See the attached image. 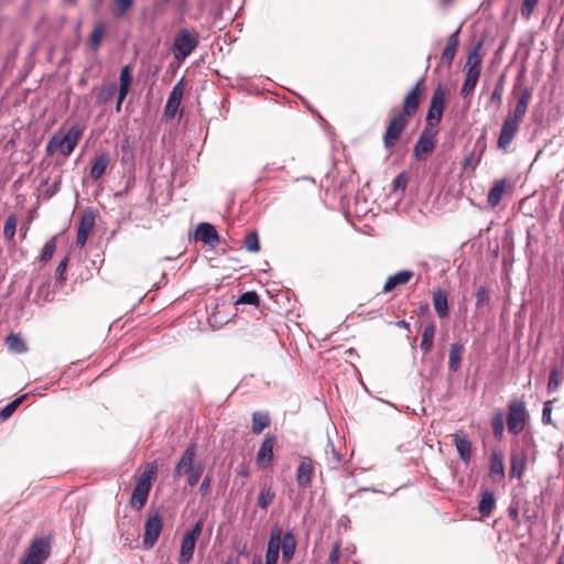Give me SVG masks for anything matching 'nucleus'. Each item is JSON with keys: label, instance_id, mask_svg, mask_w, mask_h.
<instances>
[{"label": "nucleus", "instance_id": "nucleus-62", "mask_svg": "<svg viewBox=\"0 0 564 564\" xmlns=\"http://www.w3.org/2000/svg\"><path fill=\"white\" fill-rule=\"evenodd\" d=\"M551 412H552V409L550 406V403H545L544 408H543V412H542V422L545 423V424H549L551 423Z\"/></svg>", "mask_w": 564, "mask_h": 564}, {"label": "nucleus", "instance_id": "nucleus-23", "mask_svg": "<svg viewBox=\"0 0 564 564\" xmlns=\"http://www.w3.org/2000/svg\"><path fill=\"white\" fill-rule=\"evenodd\" d=\"M296 549V540L294 534L291 531H288L283 534L282 541V560L284 563H290L293 558Z\"/></svg>", "mask_w": 564, "mask_h": 564}, {"label": "nucleus", "instance_id": "nucleus-52", "mask_svg": "<svg viewBox=\"0 0 564 564\" xmlns=\"http://www.w3.org/2000/svg\"><path fill=\"white\" fill-rule=\"evenodd\" d=\"M120 85L131 86L133 77L129 65H126L120 72Z\"/></svg>", "mask_w": 564, "mask_h": 564}, {"label": "nucleus", "instance_id": "nucleus-24", "mask_svg": "<svg viewBox=\"0 0 564 564\" xmlns=\"http://www.w3.org/2000/svg\"><path fill=\"white\" fill-rule=\"evenodd\" d=\"M458 33H459V31L457 30L449 35L448 42L442 53L441 58L448 66L453 63L455 55H456V51H457V47L459 44Z\"/></svg>", "mask_w": 564, "mask_h": 564}, {"label": "nucleus", "instance_id": "nucleus-31", "mask_svg": "<svg viewBox=\"0 0 564 564\" xmlns=\"http://www.w3.org/2000/svg\"><path fill=\"white\" fill-rule=\"evenodd\" d=\"M435 335V324L433 322L425 325L423 334H422V340L420 344V348L426 354L429 352L433 347V340Z\"/></svg>", "mask_w": 564, "mask_h": 564}, {"label": "nucleus", "instance_id": "nucleus-3", "mask_svg": "<svg viewBox=\"0 0 564 564\" xmlns=\"http://www.w3.org/2000/svg\"><path fill=\"white\" fill-rule=\"evenodd\" d=\"M197 446L195 443H191L186 446L178 463L174 468V478H180L183 475H187L186 484L189 487H194L204 473V466L202 463H195Z\"/></svg>", "mask_w": 564, "mask_h": 564}, {"label": "nucleus", "instance_id": "nucleus-7", "mask_svg": "<svg viewBox=\"0 0 564 564\" xmlns=\"http://www.w3.org/2000/svg\"><path fill=\"white\" fill-rule=\"evenodd\" d=\"M153 475V470H144L138 478L130 501L133 509L141 510L147 503L149 492L151 490V480Z\"/></svg>", "mask_w": 564, "mask_h": 564}, {"label": "nucleus", "instance_id": "nucleus-9", "mask_svg": "<svg viewBox=\"0 0 564 564\" xmlns=\"http://www.w3.org/2000/svg\"><path fill=\"white\" fill-rule=\"evenodd\" d=\"M445 100L446 90L443 86L440 85L432 95L430 108L426 115V123L430 127L438 124L440 121L442 120Z\"/></svg>", "mask_w": 564, "mask_h": 564}, {"label": "nucleus", "instance_id": "nucleus-50", "mask_svg": "<svg viewBox=\"0 0 564 564\" xmlns=\"http://www.w3.org/2000/svg\"><path fill=\"white\" fill-rule=\"evenodd\" d=\"M133 0H115L113 13L118 17L123 15L132 6Z\"/></svg>", "mask_w": 564, "mask_h": 564}, {"label": "nucleus", "instance_id": "nucleus-21", "mask_svg": "<svg viewBox=\"0 0 564 564\" xmlns=\"http://www.w3.org/2000/svg\"><path fill=\"white\" fill-rule=\"evenodd\" d=\"M110 158L108 153H101L93 161L89 175L91 180H99L108 169Z\"/></svg>", "mask_w": 564, "mask_h": 564}, {"label": "nucleus", "instance_id": "nucleus-35", "mask_svg": "<svg viewBox=\"0 0 564 564\" xmlns=\"http://www.w3.org/2000/svg\"><path fill=\"white\" fill-rule=\"evenodd\" d=\"M479 76H480L479 74H475V73H465V80L460 88L462 97L466 98L474 91V89L478 83Z\"/></svg>", "mask_w": 564, "mask_h": 564}, {"label": "nucleus", "instance_id": "nucleus-54", "mask_svg": "<svg viewBox=\"0 0 564 564\" xmlns=\"http://www.w3.org/2000/svg\"><path fill=\"white\" fill-rule=\"evenodd\" d=\"M204 529V520L199 519L195 522V524L187 530L185 533L188 535H192L193 538L197 539L200 536Z\"/></svg>", "mask_w": 564, "mask_h": 564}, {"label": "nucleus", "instance_id": "nucleus-18", "mask_svg": "<svg viewBox=\"0 0 564 564\" xmlns=\"http://www.w3.org/2000/svg\"><path fill=\"white\" fill-rule=\"evenodd\" d=\"M453 441L455 444V447L457 449V453L459 455V458L468 463L471 457V442L466 435H460L458 433L453 435Z\"/></svg>", "mask_w": 564, "mask_h": 564}, {"label": "nucleus", "instance_id": "nucleus-47", "mask_svg": "<svg viewBox=\"0 0 564 564\" xmlns=\"http://www.w3.org/2000/svg\"><path fill=\"white\" fill-rule=\"evenodd\" d=\"M563 380V376L560 373L557 368H553L549 376L547 390L550 392L555 391Z\"/></svg>", "mask_w": 564, "mask_h": 564}, {"label": "nucleus", "instance_id": "nucleus-1", "mask_svg": "<svg viewBox=\"0 0 564 564\" xmlns=\"http://www.w3.org/2000/svg\"><path fill=\"white\" fill-rule=\"evenodd\" d=\"M420 79L412 89L406 94L402 104V110L392 109L393 116L388 122L386 132L383 134V145L387 150L391 151L399 141L401 133L409 124L411 117L416 112L420 106L422 95Z\"/></svg>", "mask_w": 564, "mask_h": 564}, {"label": "nucleus", "instance_id": "nucleus-30", "mask_svg": "<svg viewBox=\"0 0 564 564\" xmlns=\"http://www.w3.org/2000/svg\"><path fill=\"white\" fill-rule=\"evenodd\" d=\"M120 152H121V158H120L121 164L124 166H130V167L133 166L134 165V150L130 143L129 138H124L121 141Z\"/></svg>", "mask_w": 564, "mask_h": 564}, {"label": "nucleus", "instance_id": "nucleus-58", "mask_svg": "<svg viewBox=\"0 0 564 564\" xmlns=\"http://www.w3.org/2000/svg\"><path fill=\"white\" fill-rule=\"evenodd\" d=\"M88 235L89 232L85 231L84 229H78L76 236V245L78 247H84L87 241Z\"/></svg>", "mask_w": 564, "mask_h": 564}, {"label": "nucleus", "instance_id": "nucleus-2", "mask_svg": "<svg viewBox=\"0 0 564 564\" xmlns=\"http://www.w3.org/2000/svg\"><path fill=\"white\" fill-rule=\"evenodd\" d=\"M84 128L79 124H73L66 132H55L46 143L45 152L47 156H52L59 152L64 158H68L77 147Z\"/></svg>", "mask_w": 564, "mask_h": 564}, {"label": "nucleus", "instance_id": "nucleus-34", "mask_svg": "<svg viewBox=\"0 0 564 564\" xmlns=\"http://www.w3.org/2000/svg\"><path fill=\"white\" fill-rule=\"evenodd\" d=\"M106 29L104 23H97L90 33L88 44L93 51H97L101 44Z\"/></svg>", "mask_w": 564, "mask_h": 564}, {"label": "nucleus", "instance_id": "nucleus-59", "mask_svg": "<svg viewBox=\"0 0 564 564\" xmlns=\"http://www.w3.org/2000/svg\"><path fill=\"white\" fill-rule=\"evenodd\" d=\"M531 98H532V90L530 88L525 87L522 89L518 101L529 105Z\"/></svg>", "mask_w": 564, "mask_h": 564}, {"label": "nucleus", "instance_id": "nucleus-8", "mask_svg": "<svg viewBox=\"0 0 564 564\" xmlns=\"http://www.w3.org/2000/svg\"><path fill=\"white\" fill-rule=\"evenodd\" d=\"M51 553V544L46 538H36L26 550L21 564H44Z\"/></svg>", "mask_w": 564, "mask_h": 564}, {"label": "nucleus", "instance_id": "nucleus-25", "mask_svg": "<svg viewBox=\"0 0 564 564\" xmlns=\"http://www.w3.org/2000/svg\"><path fill=\"white\" fill-rule=\"evenodd\" d=\"M433 305L435 312L440 318H445L448 316V301L447 294L443 290H437L433 294Z\"/></svg>", "mask_w": 564, "mask_h": 564}, {"label": "nucleus", "instance_id": "nucleus-61", "mask_svg": "<svg viewBox=\"0 0 564 564\" xmlns=\"http://www.w3.org/2000/svg\"><path fill=\"white\" fill-rule=\"evenodd\" d=\"M279 560V553L273 552V550H267L265 553V564H276Z\"/></svg>", "mask_w": 564, "mask_h": 564}, {"label": "nucleus", "instance_id": "nucleus-46", "mask_svg": "<svg viewBox=\"0 0 564 564\" xmlns=\"http://www.w3.org/2000/svg\"><path fill=\"white\" fill-rule=\"evenodd\" d=\"M409 183V176L405 172L400 173L392 182V191L404 193Z\"/></svg>", "mask_w": 564, "mask_h": 564}, {"label": "nucleus", "instance_id": "nucleus-55", "mask_svg": "<svg viewBox=\"0 0 564 564\" xmlns=\"http://www.w3.org/2000/svg\"><path fill=\"white\" fill-rule=\"evenodd\" d=\"M95 224V219L93 216H83L79 223L78 229H84L85 231L89 232Z\"/></svg>", "mask_w": 564, "mask_h": 564}, {"label": "nucleus", "instance_id": "nucleus-33", "mask_svg": "<svg viewBox=\"0 0 564 564\" xmlns=\"http://www.w3.org/2000/svg\"><path fill=\"white\" fill-rule=\"evenodd\" d=\"M282 541H283V532L282 529L278 525L273 527L270 532V538L268 542L267 550H273V552L280 553V550L282 549Z\"/></svg>", "mask_w": 564, "mask_h": 564}, {"label": "nucleus", "instance_id": "nucleus-64", "mask_svg": "<svg viewBox=\"0 0 564 564\" xmlns=\"http://www.w3.org/2000/svg\"><path fill=\"white\" fill-rule=\"evenodd\" d=\"M509 517L512 519V520H516L518 518V510L516 508H510L509 509Z\"/></svg>", "mask_w": 564, "mask_h": 564}, {"label": "nucleus", "instance_id": "nucleus-51", "mask_svg": "<svg viewBox=\"0 0 564 564\" xmlns=\"http://www.w3.org/2000/svg\"><path fill=\"white\" fill-rule=\"evenodd\" d=\"M489 294L485 286H479L476 292V306L477 308L489 303Z\"/></svg>", "mask_w": 564, "mask_h": 564}, {"label": "nucleus", "instance_id": "nucleus-41", "mask_svg": "<svg viewBox=\"0 0 564 564\" xmlns=\"http://www.w3.org/2000/svg\"><path fill=\"white\" fill-rule=\"evenodd\" d=\"M326 459L332 468H335L341 462L340 454L336 451L332 441H328L326 447Z\"/></svg>", "mask_w": 564, "mask_h": 564}, {"label": "nucleus", "instance_id": "nucleus-48", "mask_svg": "<svg viewBox=\"0 0 564 564\" xmlns=\"http://www.w3.org/2000/svg\"><path fill=\"white\" fill-rule=\"evenodd\" d=\"M238 304L259 305V296L254 291H248L240 295Z\"/></svg>", "mask_w": 564, "mask_h": 564}, {"label": "nucleus", "instance_id": "nucleus-10", "mask_svg": "<svg viewBox=\"0 0 564 564\" xmlns=\"http://www.w3.org/2000/svg\"><path fill=\"white\" fill-rule=\"evenodd\" d=\"M520 122L510 118H505L497 141V148L503 152H508L510 145L520 129Z\"/></svg>", "mask_w": 564, "mask_h": 564}, {"label": "nucleus", "instance_id": "nucleus-53", "mask_svg": "<svg viewBox=\"0 0 564 564\" xmlns=\"http://www.w3.org/2000/svg\"><path fill=\"white\" fill-rule=\"evenodd\" d=\"M502 80L497 84V86L495 87L494 91L491 93V96H490V101L492 104H495L497 107H500V104H501V98H502Z\"/></svg>", "mask_w": 564, "mask_h": 564}, {"label": "nucleus", "instance_id": "nucleus-37", "mask_svg": "<svg viewBox=\"0 0 564 564\" xmlns=\"http://www.w3.org/2000/svg\"><path fill=\"white\" fill-rule=\"evenodd\" d=\"M503 413L501 411H497L491 420V427L494 431V435L497 440H501L503 437L505 432V423H503Z\"/></svg>", "mask_w": 564, "mask_h": 564}, {"label": "nucleus", "instance_id": "nucleus-5", "mask_svg": "<svg viewBox=\"0 0 564 564\" xmlns=\"http://www.w3.org/2000/svg\"><path fill=\"white\" fill-rule=\"evenodd\" d=\"M528 412L523 401L514 400L508 405L507 427L513 435L520 434L525 426Z\"/></svg>", "mask_w": 564, "mask_h": 564}, {"label": "nucleus", "instance_id": "nucleus-6", "mask_svg": "<svg viewBox=\"0 0 564 564\" xmlns=\"http://www.w3.org/2000/svg\"><path fill=\"white\" fill-rule=\"evenodd\" d=\"M163 529V518L159 510L150 511L144 523L142 544L147 550L152 549L158 542Z\"/></svg>", "mask_w": 564, "mask_h": 564}, {"label": "nucleus", "instance_id": "nucleus-20", "mask_svg": "<svg viewBox=\"0 0 564 564\" xmlns=\"http://www.w3.org/2000/svg\"><path fill=\"white\" fill-rule=\"evenodd\" d=\"M481 47V43H478L469 53L467 56V61L464 67L465 73H475L479 74L481 72V57L479 54Z\"/></svg>", "mask_w": 564, "mask_h": 564}, {"label": "nucleus", "instance_id": "nucleus-38", "mask_svg": "<svg viewBox=\"0 0 564 564\" xmlns=\"http://www.w3.org/2000/svg\"><path fill=\"white\" fill-rule=\"evenodd\" d=\"M18 218L14 214H10L6 220L3 236L6 240L13 241L17 231Z\"/></svg>", "mask_w": 564, "mask_h": 564}, {"label": "nucleus", "instance_id": "nucleus-4", "mask_svg": "<svg viewBox=\"0 0 564 564\" xmlns=\"http://www.w3.org/2000/svg\"><path fill=\"white\" fill-rule=\"evenodd\" d=\"M199 36L196 32L182 29L175 35L172 52L177 62L185 61L198 46Z\"/></svg>", "mask_w": 564, "mask_h": 564}, {"label": "nucleus", "instance_id": "nucleus-43", "mask_svg": "<svg viewBox=\"0 0 564 564\" xmlns=\"http://www.w3.org/2000/svg\"><path fill=\"white\" fill-rule=\"evenodd\" d=\"M528 106L529 105L527 104L517 101L514 109L507 115V118H510L521 123L527 113Z\"/></svg>", "mask_w": 564, "mask_h": 564}, {"label": "nucleus", "instance_id": "nucleus-28", "mask_svg": "<svg viewBox=\"0 0 564 564\" xmlns=\"http://www.w3.org/2000/svg\"><path fill=\"white\" fill-rule=\"evenodd\" d=\"M505 189H506V181L505 180H499L494 184V186L490 188V191L488 193V197H487V202L490 207H496L497 205H499V203L502 198V195L505 193Z\"/></svg>", "mask_w": 564, "mask_h": 564}, {"label": "nucleus", "instance_id": "nucleus-39", "mask_svg": "<svg viewBox=\"0 0 564 564\" xmlns=\"http://www.w3.org/2000/svg\"><path fill=\"white\" fill-rule=\"evenodd\" d=\"M275 492L271 488L263 487L258 496V506L262 510H267L269 505L273 501Z\"/></svg>", "mask_w": 564, "mask_h": 564}, {"label": "nucleus", "instance_id": "nucleus-44", "mask_svg": "<svg viewBox=\"0 0 564 564\" xmlns=\"http://www.w3.org/2000/svg\"><path fill=\"white\" fill-rule=\"evenodd\" d=\"M36 301L40 302H51L54 299V292L50 289V283H43L41 286H39L36 292Z\"/></svg>", "mask_w": 564, "mask_h": 564}, {"label": "nucleus", "instance_id": "nucleus-19", "mask_svg": "<svg viewBox=\"0 0 564 564\" xmlns=\"http://www.w3.org/2000/svg\"><path fill=\"white\" fill-rule=\"evenodd\" d=\"M527 467V455L521 452H513L510 457V475L520 479Z\"/></svg>", "mask_w": 564, "mask_h": 564}, {"label": "nucleus", "instance_id": "nucleus-13", "mask_svg": "<svg viewBox=\"0 0 564 564\" xmlns=\"http://www.w3.org/2000/svg\"><path fill=\"white\" fill-rule=\"evenodd\" d=\"M314 471L315 468L313 459L307 456L302 457L296 470L297 486L303 489L311 487Z\"/></svg>", "mask_w": 564, "mask_h": 564}, {"label": "nucleus", "instance_id": "nucleus-36", "mask_svg": "<svg viewBox=\"0 0 564 564\" xmlns=\"http://www.w3.org/2000/svg\"><path fill=\"white\" fill-rule=\"evenodd\" d=\"M117 93V85L115 83H110L106 86H104L99 93L97 94V104L98 105H105L109 102L112 97Z\"/></svg>", "mask_w": 564, "mask_h": 564}, {"label": "nucleus", "instance_id": "nucleus-32", "mask_svg": "<svg viewBox=\"0 0 564 564\" xmlns=\"http://www.w3.org/2000/svg\"><path fill=\"white\" fill-rule=\"evenodd\" d=\"M270 425V417L267 413L254 412L252 414V427L253 434H260L265 427Z\"/></svg>", "mask_w": 564, "mask_h": 564}, {"label": "nucleus", "instance_id": "nucleus-42", "mask_svg": "<svg viewBox=\"0 0 564 564\" xmlns=\"http://www.w3.org/2000/svg\"><path fill=\"white\" fill-rule=\"evenodd\" d=\"M245 248L250 252H258L260 250L259 237L256 231H250L246 235Z\"/></svg>", "mask_w": 564, "mask_h": 564}, {"label": "nucleus", "instance_id": "nucleus-17", "mask_svg": "<svg viewBox=\"0 0 564 564\" xmlns=\"http://www.w3.org/2000/svg\"><path fill=\"white\" fill-rule=\"evenodd\" d=\"M412 276H413V272L410 270L399 271V272L388 276L382 291L384 293H389L393 289H395L398 285L406 284Z\"/></svg>", "mask_w": 564, "mask_h": 564}, {"label": "nucleus", "instance_id": "nucleus-60", "mask_svg": "<svg viewBox=\"0 0 564 564\" xmlns=\"http://www.w3.org/2000/svg\"><path fill=\"white\" fill-rule=\"evenodd\" d=\"M339 556H340V547L338 544H336L329 554V557H328L329 563L336 564L339 560Z\"/></svg>", "mask_w": 564, "mask_h": 564}, {"label": "nucleus", "instance_id": "nucleus-14", "mask_svg": "<svg viewBox=\"0 0 564 564\" xmlns=\"http://www.w3.org/2000/svg\"><path fill=\"white\" fill-rule=\"evenodd\" d=\"M196 237L205 245L215 247L219 242V235L216 228L208 223H200L196 228Z\"/></svg>", "mask_w": 564, "mask_h": 564}, {"label": "nucleus", "instance_id": "nucleus-45", "mask_svg": "<svg viewBox=\"0 0 564 564\" xmlns=\"http://www.w3.org/2000/svg\"><path fill=\"white\" fill-rule=\"evenodd\" d=\"M55 249H56L55 238H52L48 241H46L43 247V251L40 257V261L43 263L48 262L52 259V257L55 252Z\"/></svg>", "mask_w": 564, "mask_h": 564}, {"label": "nucleus", "instance_id": "nucleus-56", "mask_svg": "<svg viewBox=\"0 0 564 564\" xmlns=\"http://www.w3.org/2000/svg\"><path fill=\"white\" fill-rule=\"evenodd\" d=\"M212 481H213L212 476L209 474H207L204 477V479H203V481H202V484L199 486V492H200L202 496H206V495L209 494Z\"/></svg>", "mask_w": 564, "mask_h": 564}, {"label": "nucleus", "instance_id": "nucleus-63", "mask_svg": "<svg viewBox=\"0 0 564 564\" xmlns=\"http://www.w3.org/2000/svg\"><path fill=\"white\" fill-rule=\"evenodd\" d=\"M129 90H130V86H128V85H120L119 84L118 98H120L121 100H124V98L127 97Z\"/></svg>", "mask_w": 564, "mask_h": 564}, {"label": "nucleus", "instance_id": "nucleus-26", "mask_svg": "<svg viewBox=\"0 0 564 564\" xmlns=\"http://www.w3.org/2000/svg\"><path fill=\"white\" fill-rule=\"evenodd\" d=\"M496 506V498L492 491L485 490L478 505V511L484 517H489Z\"/></svg>", "mask_w": 564, "mask_h": 564}, {"label": "nucleus", "instance_id": "nucleus-16", "mask_svg": "<svg viewBox=\"0 0 564 564\" xmlns=\"http://www.w3.org/2000/svg\"><path fill=\"white\" fill-rule=\"evenodd\" d=\"M197 539L184 533L181 542L178 562L181 564H187L193 560Z\"/></svg>", "mask_w": 564, "mask_h": 564}, {"label": "nucleus", "instance_id": "nucleus-11", "mask_svg": "<svg viewBox=\"0 0 564 564\" xmlns=\"http://www.w3.org/2000/svg\"><path fill=\"white\" fill-rule=\"evenodd\" d=\"M276 443L274 435L267 434L262 441L256 457V463L260 468L271 466L273 460V448Z\"/></svg>", "mask_w": 564, "mask_h": 564}, {"label": "nucleus", "instance_id": "nucleus-49", "mask_svg": "<svg viewBox=\"0 0 564 564\" xmlns=\"http://www.w3.org/2000/svg\"><path fill=\"white\" fill-rule=\"evenodd\" d=\"M539 0H523L521 6V15L529 20L538 4Z\"/></svg>", "mask_w": 564, "mask_h": 564}, {"label": "nucleus", "instance_id": "nucleus-15", "mask_svg": "<svg viewBox=\"0 0 564 564\" xmlns=\"http://www.w3.org/2000/svg\"><path fill=\"white\" fill-rule=\"evenodd\" d=\"M434 135L424 130L414 145V156L416 159H422L423 155L431 153L434 150Z\"/></svg>", "mask_w": 564, "mask_h": 564}, {"label": "nucleus", "instance_id": "nucleus-57", "mask_svg": "<svg viewBox=\"0 0 564 564\" xmlns=\"http://www.w3.org/2000/svg\"><path fill=\"white\" fill-rule=\"evenodd\" d=\"M67 263H68V258L65 257L57 265L56 268V271H55V274H56V278L61 281L64 280V273L66 271V268H67Z\"/></svg>", "mask_w": 564, "mask_h": 564}, {"label": "nucleus", "instance_id": "nucleus-29", "mask_svg": "<svg viewBox=\"0 0 564 564\" xmlns=\"http://www.w3.org/2000/svg\"><path fill=\"white\" fill-rule=\"evenodd\" d=\"M6 345L8 349L14 354H23L28 350L26 344L19 334H9L6 337Z\"/></svg>", "mask_w": 564, "mask_h": 564}, {"label": "nucleus", "instance_id": "nucleus-40", "mask_svg": "<svg viewBox=\"0 0 564 564\" xmlns=\"http://www.w3.org/2000/svg\"><path fill=\"white\" fill-rule=\"evenodd\" d=\"M25 399V395H21L17 398L15 400L9 402L4 408L0 411V419L1 421L8 420L18 409V406L22 403V401Z\"/></svg>", "mask_w": 564, "mask_h": 564}, {"label": "nucleus", "instance_id": "nucleus-22", "mask_svg": "<svg viewBox=\"0 0 564 564\" xmlns=\"http://www.w3.org/2000/svg\"><path fill=\"white\" fill-rule=\"evenodd\" d=\"M489 473L490 476L497 481H500L505 478L503 456L500 452H492L490 457Z\"/></svg>", "mask_w": 564, "mask_h": 564}, {"label": "nucleus", "instance_id": "nucleus-27", "mask_svg": "<svg viewBox=\"0 0 564 564\" xmlns=\"http://www.w3.org/2000/svg\"><path fill=\"white\" fill-rule=\"evenodd\" d=\"M464 346L460 343H453L449 347L448 368L452 372L459 369Z\"/></svg>", "mask_w": 564, "mask_h": 564}, {"label": "nucleus", "instance_id": "nucleus-12", "mask_svg": "<svg viewBox=\"0 0 564 564\" xmlns=\"http://www.w3.org/2000/svg\"><path fill=\"white\" fill-rule=\"evenodd\" d=\"M184 94V82L183 79L178 80L172 88V91L170 93V96L167 98L165 108H164V116L166 119H173L181 105V100L183 98Z\"/></svg>", "mask_w": 564, "mask_h": 564}]
</instances>
